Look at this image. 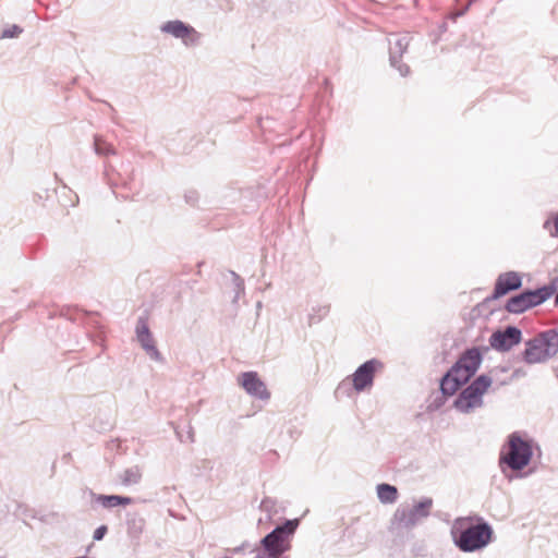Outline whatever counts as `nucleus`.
<instances>
[{
	"label": "nucleus",
	"instance_id": "nucleus-17",
	"mask_svg": "<svg viewBox=\"0 0 558 558\" xmlns=\"http://www.w3.org/2000/svg\"><path fill=\"white\" fill-rule=\"evenodd\" d=\"M330 306L328 304H318L311 308L308 313V323L316 324L326 317L329 313Z\"/></svg>",
	"mask_w": 558,
	"mask_h": 558
},
{
	"label": "nucleus",
	"instance_id": "nucleus-20",
	"mask_svg": "<svg viewBox=\"0 0 558 558\" xmlns=\"http://www.w3.org/2000/svg\"><path fill=\"white\" fill-rule=\"evenodd\" d=\"M22 33V28L17 25H11L8 28L3 29L1 34V38H14L17 37Z\"/></svg>",
	"mask_w": 558,
	"mask_h": 558
},
{
	"label": "nucleus",
	"instance_id": "nucleus-15",
	"mask_svg": "<svg viewBox=\"0 0 558 558\" xmlns=\"http://www.w3.org/2000/svg\"><path fill=\"white\" fill-rule=\"evenodd\" d=\"M92 497L95 502L108 509L132 504V498L118 495H96L92 493Z\"/></svg>",
	"mask_w": 558,
	"mask_h": 558
},
{
	"label": "nucleus",
	"instance_id": "nucleus-2",
	"mask_svg": "<svg viewBox=\"0 0 558 558\" xmlns=\"http://www.w3.org/2000/svg\"><path fill=\"white\" fill-rule=\"evenodd\" d=\"M481 362L478 349L468 350L441 379V392L446 396L454 395L477 372Z\"/></svg>",
	"mask_w": 558,
	"mask_h": 558
},
{
	"label": "nucleus",
	"instance_id": "nucleus-11",
	"mask_svg": "<svg viewBox=\"0 0 558 558\" xmlns=\"http://www.w3.org/2000/svg\"><path fill=\"white\" fill-rule=\"evenodd\" d=\"M521 339V330L517 327L508 326L505 330L495 331L489 338V343L493 349L506 352L519 344Z\"/></svg>",
	"mask_w": 558,
	"mask_h": 558
},
{
	"label": "nucleus",
	"instance_id": "nucleus-23",
	"mask_svg": "<svg viewBox=\"0 0 558 558\" xmlns=\"http://www.w3.org/2000/svg\"><path fill=\"white\" fill-rule=\"evenodd\" d=\"M253 548H254V547H252L250 543H246V542H245V543H243L240 547L234 548V549H233V551H234V553H241V551H244V550H246V549H250V551H251V553H253V551H252V549H253Z\"/></svg>",
	"mask_w": 558,
	"mask_h": 558
},
{
	"label": "nucleus",
	"instance_id": "nucleus-21",
	"mask_svg": "<svg viewBox=\"0 0 558 558\" xmlns=\"http://www.w3.org/2000/svg\"><path fill=\"white\" fill-rule=\"evenodd\" d=\"M232 276L234 278V282H235V288H236V293H235V300H238L240 298L241 294L244 293V284H243V281L241 280V278L232 272Z\"/></svg>",
	"mask_w": 558,
	"mask_h": 558
},
{
	"label": "nucleus",
	"instance_id": "nucleus-6",
	"mask_svg": "<svg viewBox=\"0 0 558 558\" xmlns=\"http://www.w3.org/2000/svg\"><path fill=\"white\" fill-rule=\"evenodd\" d=\"M532 441L513 433L508 439V452L500 457V463L507 464L513 471L526 466L532 458Z\"/></svg>",
	"mask_w": 558,
	"mask_h": 558
},
{
	"label": "nucleus",
	"instance_id": "nucleus-7",
	"mask_svg": "<svg viewBox=\"0 0 558 558\" xmlns=\"http://www.w3.org/2000/svg\"><path fill=\"white\" fill-rule=\"evenodd\" d=\"M432 506L433 500L427 497L423 498L411 508L400 506L393 513L392 524L400 529H412L422 519H425L429 515Z\"/></svg>",
	"mask_w": 558,
	"mask_h": 558
},
{
	"label": "nucleus",
	"instance_id": "nucleus-22",
	"mask_svg": "<svg viewBox=\"0 0 558 558\" xmlns=\"http://www.w3.org/2000/svg\"><path fill=\"white\" fill-rule=\"evenodd\" d=\"M107 531H108V529H107V526H106V525H100L99 527H97V529L95 530L94 535H93V538H94L95 541H101V539L105 537V535H106Z\"/></svg>",
	"mask_w": 558,
	"mask_h": 558
},
{
	"label": "nucleus",
	"instance_id": "nucleus-4",
	"mask_svg": "<svg viewBox=\"0 0 558 558\" xmlns=\"http://www.w3.org/2000/svg\"><path fill=\"white\" fill-rule=\"evenodd\" d=\"M492 386V378L481 375L461 390L453 402V408L463 414H469L484 405L483 397Z\"/></svg>",
	"mask_w": 558,
	"mask_h": 558
},
{
	"label": "nucleus",
	"instance_id": "nucleus-12",
	"mask_svg": "<svg viewBox=\"0 0 558 558\" xmlns=\"http://www.w3.org/2000/svg\"><path fill=\"white\" fill-rule=\"evenodd\" d=\"M239 384L247 395L259 400H268L270 392L256 372H244L239 376Z\"/></svg>",
	"mask_w": 558,
	"mask_h": 558
},
{
	"label": "nucleus",
	"instance_id": "nucleus-16",
	"mask_svg": "<svg viewBox=\"0 0 558 558\" xmlns=\"http://www.w3.org/2000/svg\"><path fill=\"white\" fill-rule=\"evenodd\" d=\"M377 497L381 504L390 505L398 499V489L390 484H378L376 487Z\"/></svg>",
	"mask_w": 558,
	"mask_h": 558
},
{
	"label": "nucleus",
	"instance_id": "nucleus-18",
	"mask_svg": "<svg viewBox=\"0 0 558 558\" xmlns=\"http://www.w3.org/2000/svg\"><path fill=\"white\" fill-rule=\"evenodd\" d=\"M95 153L99 156L114 155L116 150L111 144L104 141L101 137H95L94 141Z\"/></svg>",
	"mask_w": 558,
	"mask_h": 558
},
{
	"label": "nucleus",
	"instance_id": "nucleus-8",
	"mask_svg": "<svg viewBox=\"0 0 558 558\" xmlns=\"http://www.w3.org/2000/svg\"><path fill=\"white\" fill-rule=\"evenodd\" d=\"M554 293V289L544 286L536 290L524 291L510 298L506 304V310L512 314H521L526 310L541 305L547 301Z\"/></svg>",
	"mask_w": 558,
	"mask_h": 558
},
{
	"label": "nucleus",
	"instance_id": "nucleus-24",
	"mask_svg": "<svg viewBox=\"0 0 558 558\" xmlns=\"http://www.w3.org/2000/svg\"><path fill=\"white\" fill-rule=\"evenodd\" d=\"M553 223H554V231L549 230V233L551 236H558V214L555 216Z\"/></svg>",
	"mask_w": 558,
	"mask_h": 558
},
{
	"label": "nucleus",
	"instance_id": "nucleus-26",
	"mask_svg": "<svg viewBox=\"0 0 558 558\" xmlns=\"http://www.w3.org/2000/svg\"><path fill=\"white\" fill-rule=\"evenodd\" d=\"M550 223H551V222H550L549 220H546V221L544 222V228H545L546 230H549Z\"/></svg>",
	"mask_w": 558,
	"mask_h": 558
},
{
	"label": "nucleus",
	"instance_id": "nucleus-3",
	"mask_svg": "<svg viewBox=\"0 0 558 558\" xmlns=\"http://www.w3.org/2000/svg\"><path fill=\"white\" fill-rule=\"evenodd\" d=\"M558 353V332L549 329L529 340L523 359L529 364L543 363Z\"/></svg>",
	"mask_w": 558,
	"mask_h": 558
},
{
	"label": "nucleus",
	"instance_id": "nucleus-1",
	"mask_svg": "<svg viewBox=\"0 0 558 558\" xmlns=\"http://www.w3.org/2000/svg\"><path fill=\"white\" fill-rule=\"evenodd\" d=\"M472 518H458L452 526L456 545L464 553L486 547L493 538V529L487 522L471 524Z\"/></svg>",
	"mask_w": 558,
	"mask_h": 558
},
{
	"label": "nucleus",
	"instance_id": "nucleus-5",
	"mask_svg": "<svg viewBox=\"0 0 558 558\" xmlns=\"http://www.w3.org/2000/svg\"><path fill=\"white\" fill-rule=\"evenodd\" d=\"M381 367L383 363L377 359L366 361L360 365L350 377L339 384L336 393H345L349 396L351 386L356 392L369 390L374 384L375 373Z\"/></svg>",
	"mask_w": 558,
	"mask_h": 558
},
{
	"label": "nucleus",
	"instance_id": "nucleus-10",
	"mask_svg": "<svg viewBox=\"0 0 558 558\" xmlns=\"http://www.w3.org/2000/svg\"><path fill=\"white\" fill-rule=\"evenodd\" d=\"M136 339L142 349L146 352L150 360L162 363L163 357L156 347L155 339L149 330L147 322L140 318L135 328Z\"/></svg>",
	"mask_w": 558,
	"mask_h": 558
},
{
	"label": "nucleus",
	"instance_id": "nucleus-25",
	"mask_svg": "<svg viewBox=\"0 0 558 558\" xmlns=\"http://www.w3.org/2000/svg\"><path fill=\"white\" fill-rule=\"evenodd\" d=\"M274 506V502L270 499H264L262 501V508L264 510H269Z\"/></svg>",
	"mask_w": 558,
	"mask_h": 558
},
{
	"label": "nucleus",
	"instance_id": "nucleus-9",
	"mask_svg": "<svg viewBox=\"0 0 558 558\" xmlns=\"http://www.w3.org/2000/svg\"><path fill=\"white\" fill-rule=\"evenodd\" d=\"M160 32L181 40L185 47H194L199 44L202 35L193 26L180 21H167L160 26Z\"/></svg>",
	"mask_w": 558,
	"mask_h": 558
},
{
	"label": "nucleus",
	"instance_id": "nucleus-27",
	"mask_svg": "<svg viewBox=\"0 0 558 558\" xmlns=\"http://www.w3.org/2000/svg\"><path fill=\"white\" fill-rule=\"evenodd\" d=\"M555 303L558 305V294L556 295Z\"/></svg>",
	"mask_w": 558,
	"mask_h": 558
},
{
	"label": "nucleus",
	"instance_id": "nucleus-14",
	"mask_svg": "<svg viewBox=\"0 0 558 558\" xmlns=\"http://www.w3.org/2000/svg\"><path fill=\"white\" fill-rule=\"evenodd\" d=\"M522 286V278L515 271H508L500 274L497 278L495 289H494V298L498 299L509 291L517 290Z\"/></svg>",
	"mask_w": 558,
	"mask_h": 558
},
{
	"label": "nucleus",
	"instance_id": "nucleus-13",
	"mask_svg": "<svg viewBox=\"0 0 558 558\" xmlns=\"http://www.w3.org/2000/svg\"><path fill=\"white\" fill-rule=\"evenodd\" d=\"M410 38L408 35H392L389 38V54L390 64L396 68L402 76H407L410 69L407 64L400 63L398 58L401 57L408 49Z\"/></svg>",
	"mask_w": 558,
	"mask_h": 558
},
{
	"label": "nucleus",
	"instance_id": "nucleus-19",
	"mask_svg": "<svg viewBox=\"0 0 558 558\" xmlns=\"http://www.w3.org/2000/svg\"><path fill=\"white\" fill-rule=\"evenodd\" d=\"M142 477L141 470L137 466L128 469L123 472L121 477L124 485H133L140 482Z\"/></svg>",
	"mask_w": 558,
	"mask_h": 558
}]
</instances>
